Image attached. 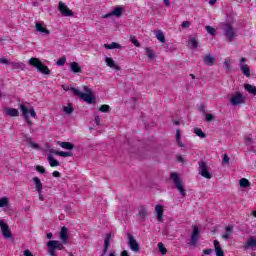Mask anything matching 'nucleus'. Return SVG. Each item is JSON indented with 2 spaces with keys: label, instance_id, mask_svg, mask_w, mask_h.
Masks as SVG:
<instances>
[{
  "label": "nucleus",
  "instance_id": "obj_1",
  "mask_svg": "<svg viewBox=\"0 0 256 256\" xmlns=\"http://www.w3.org/2000/svg\"><path fill=\"white\" fill-rule=\"evenodd\" d=\"M59 238L62 242L58 240H50L47 242L48 252L51 256H56L55 251H63L65 249L64 245H67L69 241V229L63 226L59 233Z\"/></svg>",
  "mask_w": 256,
  "mask_h": 256
},
{
  "label": "nucleus",
  "instance_id": "obj_2",
  "mask_svg": "<svg viewBox=\"0 0 256 256\" xmlns=\"http://www.w3.org/2000/svg\"><path fill=\"white\" fill-rule=\"evenodd\" d=\"M71 89L74 95L81 98L82 101H85V103H88V105H93V103H95V93L93 92V90H91V88L87 86H83L84 92H81L77 88H71Z\"/></svg>",
  "mask_w": 256,
  "mask_h": 256
},
{
  "label": "nucleus",
  "instance_id": "obj_3",
  "mask_svg": "<svg viewBox=\"0 0 256 256\" xmlns=\"http://www.w3.org/2000/svg\"><path fill=\"white\" fill-rule=\"evenodd\" d=\"M220 27L223 31V35L226 41H228L229 43L233 42L235 37H237V32H235V28H233V26L229 23H222Z\"/></svg>",
  "mask_w": 256,
  "mask_h": 256
},
{
  "label": "nucleus",
  "instance_id": "obj_4",
  "mask_svg": "<svg viewBox=\"0 0 256 256\" xmlns=\"http://www.w3.org/2000/svg\"><path fill=\"white\" fill-rule=\"evenodd\" d=\"M28 65H31V67H35L37 71H40V73H43L44 75H49V73H51L49 68L45 66L43 62L39 60V58H35V57L30 58L28 61Z\"/></svg>",
  "mask_w": 256,
  "mask_h": 256
},
{
  "label": "nucleus",
  "instance_id": "obj_5",
  "mask_svg": "<svg viewBox=\"0 0 256 256\" xmlns=\"http://www.w3.org/2000/svg\"><path fill=\"white\" fill-rule=\"evenodd\" d=\"M170 179L173 181L175 188L179 191L180 195L185 197V186L183 185L181 178H179V174L177 172H172L170 174Z\"/></svg>",
  "mask_w": 256,
  "mask_h": 256
},
{
  "label": "nucleus",
  "instance_id": "obj_6",
  "mask_svg": "<svg viewBox=\"0 0 256 256\" xmlns=\"http://www.w3.org/2000/svg\"><path fill=\"white\" fill-rule=\"evenodd\" d=\"M20 111L28 125H31V119H29V114L31 117H37V112H35V109L33 107L27 108L25 104H20Z\"/></svg>",
  "mask_w": 256,
  "mask_h": 256
},
{
  "label": "nucleus",
  "instance_id": "obj_7",
  "mask_svg": "<svg viewBox=\"0 0 256 256\" xmlns=\"http://www.w3.org/2000/svg\"><path fill=\"white\" fill-rule=\"evenodd\" d=\"M198 165H199V167H198L199 175L204 177V179H211L213 177V175L209 171V166H207L205 161L199 162Z\"/></svg>",
  "mask_w": 256,
  "mask_h": 256
},
{
  "label": "nucleus",
  "instance_id": "obj_8",
  "mask_svg": "<svg viewBox=\"0 0 256 256\" xmlns=\"http://www.w3.org/2000/svg\"><path fill=\"white\" fill-rule=\"evenodd\" d=\"M243 103H245V96H243L241 92H236L232 94L230 98V104L233 107H237V105H243Z\"/></svg>",
  "mask_w": 256,
  "mask_h": 256
},
{
  "label": "nucleus",
  "instance_id": "obj_9",
  "mask_svg": "<svg viewBox=\"0 0 256 256\" xmlns=\"http://www.w3.org/2000/svg\"><path fill=\"white\" fill-rule=\"evenodd\" d=\"M128 246L134 253H139V251H141V247L139 246V243H137V239H135L134 235L128 234Z\"/></svg>",
  "mask_w": 256,
  "mask_h": 256
},
{
  "label": "nucleus",
  "instance_id": "obj_10",
  "mask_svg": "<svg viewBox=\"0 0 256 256\" xmlns=\"http://www.w3.org/2000/svg\"><path fill=\"white\" fill-rule=\"evenodd\" d=\"M58 10L60 11L61 15H63V17H73L74 15L73 11H71V9H69L67 4L64 2L58 3Z\"/></svg>",
  "mask_w": 256,
  "mask_h": 256
},
{
  "label": "nucleus",
  "instance_id": "obj_11",
  "mask_svg": "<svg viewBox=\"0 0 256 256\" xmlns=\"http://www.w3.org/2000/svg\"><path fill=\"white\" fill-rule=\"evenodd\" d=\"M0 229L4 239H11V237H13L11 234V229L9 228V225L5 223V220H0Z\"/></svg>",
  "mask_w": 256,
  "mask_h": 256
},
{
  "label": "nucleus",
  "instance_id": "obj_12",
  "mask_svg": "<svg viewBox=\"0 0 256 256\" xmlns=\"http://www.w3.org/2000/svg\"><path fill=\"white\" fill-rule=\"evenodd\" d=\"M239 67H240V70L242 71L243 75H245V77H251V69L249 68V65H247L246 58L240 59Z\"/></svg>",
  "mask_w": 256,
  "mask_h": 256
},
{
  "label": "nucleus",
  "instance_id": "obj_13",
  "mask_svg": "<svg viewBox=\"0 0 256 256\" xmlns=\"http://www.w3.org/2000/svg\"><path fill=\"white\" fill-rule=\"evenodd\" d=\"M192 227H193V231L190 237L189 245L191 247H195V245H197L199 241V227L198 226H192Z\"/></svg>",
  "mask_w": 256,
  "mask_h": 256
},
{
  "label": "nucleus",
  "instance_id": "obj_14",
  "mask_svg": "<svg viewBox=\"0 0 256 256\" xmlns=\"http://www.w3.org/2000/svg\"><path fill=\"white\" fill-rule=\"evenodd\" d=\"M35 29L41 35H51V31L47 29V25H45V22H36Z\"/></svg>",
  "mask_w": 256,
  "mask_h": 256
},
{
  "label": "nucleus",
  "instance_id": "obj_15",
  "mask_svg": "<svg viewBox=\"0 0 256 256\" xmlns=\"http://www.w3.org/2000/svg\"><path fill=\"white\" fill-rule=\"evenodd\" d=\"M163 213H165V209L163 208V205H156L155 206V214L157 216V222L163 223Z\"/></svg>",
  "mask_w": 256,
  "mask_h": 256
},
{
  "label": "nucleus",
  "instance_id": "obj_16",
  "mask_svg": "<svg viewBox=\"0 0 256 256\" xmlns=\"http://www.w3.org/2000/svg\"><path fill=\"white\" fill-rule=\"evenodd\" d=\"M231 235H233V226H226L225 231L221 234V238L224 239V241H229Z\"/></svg>",
  "mask_w": 256,
  "mask_h": 256
},
{
  "label": "nucleus",
  "instance_id": "obj_17",
  "mask_svg": "<svg viewBox=\"0 0 256 256\" xmlns=\"http://www.w3.org/2000/svg\"><path fill=\"white\" fill-rule=\"evenodd\" d=\"M105 63L110 67V69H115V71H121V67L115 63V60L111 57H106L105 58Z\"/></svg>",
  "mask_w": 256,
  "mask_h": 256
},
{
  "label": "nucleus",
  "instance_id": "obj_18",
  "mask_svg": "<svg viewBox=\"0 0 256 256\" xmlns=\"http://www.w3.org/2000/svg\"><path fill=\"white\" fill-rule=\"evenodd\" d=\"M203 61L205 65H208L209 67H213V65H215V57L211 54L203 56Z\"/></svg>",
  "mask_w": 256,
  "mask_h": 256
},
{
  "label": "nucleus",
  "instance_id": "obj_19",
  "mask_svg": "<svg viewBox=\"0 0 256 256\" xmlns=\"http://www.w3.org/2000/svg\"><path fill=\"white\" fill-rule=\"evenodd\" d=\"M34 185H35V188H36V191L38 193H42L43 192V183L41 182V179H39V177L35 176L33 179H32Z\"/></svg>",
  "mask_w": 256,
  "mask_h": 256
},
{
  "label": "nucleus",
  "instance_id": "obj_20",
  "mask_svg": "<svg viewBox=\"0 0 256 256\" xmlns=\"http://www.w3.org/2000/svg\"><path fill=\"white\" fill-rule=\"evenodd\" d=\"M139 221H147V208L145 206H141L138 212Z\"/></svg>",
  "mask_w": 256,
  "mask_h": 256
},
{
  "label": "nucleus",
  "instance_id": "obj_21",
  "mask_svg": "<svg viewBox=\"0 0 256 256\" xmlns=\"http://www.w3.org/2000/svg\"><path fill=\"white\" fill-rule=\"evenodd\" d=\"M4 113L8 117H19V110L15 108H5Z\"/></svg>",
  "mask_w": 256,
  "mask_h": 256
},
{
  "label": "nucleus",
  "instance_id": "obj_22",
  "mask_svg": "<svg viewBox=\"0 0 256 256\" xmlns=\"http://www.w3.org/2000/svg\"><path fill=\"white\" fill-rule=\"evenodd\" d=\"M57 145H59V147H62V149H66L67 151H71L75 148V145H73V143L71 142L58 141Z\"/></svg>",
  "mask_w": 256,
  "mask_h": 256
},
{
  "label": "nucleus",
  "instance_id": "obj_23",
  "mask_svg": "<svg viewBox=\"0 0 256 256\" xmlns=\"http://www.w3.org/2000/svg\"><path fill=\"white\" fill-rule=\"evenodd\" d=\"M214 249L216 256H225V253L223 252V249H221V244L217 240H214Z\"/></svg>",
  "mask_w": 256,
  "mask_h": 256
},
{
  "label": "nucleus",
  "instance_id": "obj_24",
  "mask_svg": "<svg viewBox=\"0 0 256 256\" xmlns=\"http://www.w3.org/2000/svg\"><path fill=\"white\" fill-rule=\"evenodd\" d=\"M109 247H111V234L106 235V238L104 240V250L102 255H105L107 253V250L109 249Z\"/></svg>",
  "mask_w": 256,
  "mask_h": 256
},
{
  "label": "nucleus",
  "instance_id": "obj_25",
  "mask_svg": "<svg viewBox=\"0 0 256 256\" xmlns=\"http://www.w3.org/2000/svg\"><path fill=\"white\" fill-rule=\"evenodd\" d=\"M245 249H256V239L251 237L247 240Z\"/></svg>",
  "mask_w": 256,
  "mask_h": 256
},
{
  "label": "nucleus",
  "instance_id": "obj_26",
  "mask_svg": "<svg viewBox=\"0 0 256 256\" xmlns=\"http://www.w3.org/2000/svg\"><path fill=\"white\" fill-rule=\"evenodd\" d=\"M154 35L156 39L160 41V43H165V34H163L162 30H154Z\"/></svg>",
  "mask_w": 256,
  "mask_h": 256
},
{
  "label": "nucleus",
  "instance_id": "obj_27",
  "mask_svg": "<svg viewBox=\"0 0 256 256\" xmlns=\"http://www.w3.org/2000/svg\"><path fill=\"white\" fill-rule=\"evenodd\" d=\"M244 89L245 91H247V93H249V95H256V86H253L251 84H245Z\"/></svg>",
  "mask_w": 256,
  "mask_h": 256
},
{
  "label": "nucleus",
  "instance_id": "obj_28",
  "mask_svg": "<svg viewBox=\"0 0 256 256\" xmlns=\"http://www.w3.org/2000/svg\"><path fill=\"white\" fill-rule=\"evenodd\" d=\"M70 70H71L72 73H81L82 68L79 66V63L72 62L70 64Z\"/></svg>",
  "mask_w": 256,
  "mask_h": 256
},
{
  "label": "nucleus",
  "instance_id": "obj_29",
  "mask_svg": "<svg viewBox=\"0 0 256 256\" xmlns=\"http://www.w3.org/2000/svg\"><path fill=\"white\" fill-rule=\"evenodd\" d=\"M54 155H58V157H73L72 152H65V151H51Z\"/></svg>",
  "mask_w": 256,
  "mask_h": 256
},
{
  "label": "nucleus",
  "instance_id": "obj_30",
  "mask_svg": "<svg viewBox=\"0 0 256 256\" xmlns=\"http://www.w3.org/2000/svg\"><path fill=\"white\" fill-rule=\"evenodd\" d=\"M105 49H123L119 43L112 42L111 44H104Z\"/></svg>",
  "mask_w": 256,
  "mask_h": 256
},
{
  "label": "nucleus",
  "instance_id": "obj_31",
  "mask_svg": "<svg viewBox=\"0 0 256 256\" xmlns=\"http://www.w3.org/2000/svg\"><path fill=\"white\" fill-rule=\"evenodd\" d=\"M188 47L190 49H197V47H199V42H197V39L195 38H190L188 41Z\"/></svg>",
  "mask_w": 256,
  "mask_h": 256
},
{
  "label": "nucleus",
  "instance_id": "obj_32",
  "mask_svg": "<svg viewBox=\"0 0 256 256\" xmlns=\"http://www.w3.org/2000/svg\"><path fill=\"white\" fill-rule=\"evenodd\" d=\"M123 15V8L120 6L116 7L112 11V17H121Z\"/></svg>",
  "mask_w": 256,
  "mask_h": 256
},
{
  "label": "nucleus",
  "instance_id": "obj_33",
  "mask_svg": "<svg viewBox=\"0 0 256 256\" xmlns=\"http://www.w3.org/2000/svg\"><path fill=\"white\" fill-rule=\"evenodd\" d=\"M176 143L178 147H185V144L181 141V130H176Z\"/></svg>",
  "mask_w": 256,
  "mask_h": 256
},
{
  "label": "nucleus",
  "instance_id": "obj_34",
  "mask_svg": "<svg viewBox=\"0 0 256 256\" xmlns=\"http://www.w3.org/2000/svg\"><path fill=\"white\" fill-rule=\"evenodd\" d=\"M12 69H25V64L22 62H10Z\"/></svg>",
  "mask_w": 256,
  "mask_h": 256
},
{
  "label": "nucleus",
  "instance_id": "obj_35",
  "mask_svg": "<svg viewBox=\"0 0 256 256\" xmlns=\"http://www.w3.org/2000/svg\"><path fill=\"white\" fill-rule=\"evenodd\" d=\"M48 163L50 164V167H59L60 165L59 161L55 160L51 155L48 156Z\"/></svg>",
  "mask_w": 256,
  "mask_h": 256
},
{
  "label": "nucleus",
  "instance_id": "obj_36",
  "mask_svg": "<svg viewBox=\"0 0 256 256\" xmlns=\"http://www.w3.org/2000/svg\"><path fill=\"white\" fill-rule=\"evenodd\" d=\"M3 207H9V198L7 196L0 198V208Z\"/></svg>",
  "mask_w": 256,
  "mask_h": 256
},
{
  "label": "nucleus",
  "instance_id": "obj_37",
  "mask_svg": "<svg viewBox=\"0 0 256 256\" xmlns=\"http://www.w3.org/2000/svg\"><path fill=\"white\" fill-rule=\"evenodd\" d=\"M194 133L195 135H197V137H200L201 139H205V137H207V134H205V132H203L201 128L194 129Z\"/></svg>",
  "mask_w": 256,
  "mask_h": 256
},
{
  "label": "nucleus",
  "instance_id": "obj_38",
  "mask_svg": "<svg viewBox=\"0 0 256 256\" xmlns=\"http://www.w3.org/2000/svg\"><path fill=\"white\" fill-rule=\"evenodd\" d=\"M26 143H28L32 149H39V144L33 142V140L29 137L26 138Z\"/></svg>",
  "mask_w": 256,
  "mask_h": 256
},
{
  "label": "nucleus",
  "instance_id": "obj_39",
  "mask_svg": "<svg viewBox=\"0 0 256 256\" xmlns=\"http://www.w3.org/2000/svg\"><path fill=\"white\" fill-rule=\"evenodd\" d=\"M223 65L226 71H231V58H226L223 62Z\"/></svg>",
  "mask_w": 256,
  "mask_h": 256
},
{
  "label": "nucleus",
  "instance_id": "obj_40",
  "mask_svg": "<svg viewBox=\"0 0 256 256\" xmlns=\"http://www.w3.org/2000/svg\"><path fill=\"white\" fill-rule=\"evenodd\" d=\"M250 186H251V182H249L247 180V178L240 179V187L245 188V187H250Z\"/></svg>",
  "mask_w": 256,
  "mask_h": 256
},
{
  "label": "nucleus",
  "instance_id": "obj_41",
  "mask_svg": "<svg viewBox=\"0 0 256 256\" xmlns=\"http://www.w3.org/2000/svg\"><path fill=\"white\" fill-rule=\"evenodd\" d=\"M65 63H67V58L66 57H61L56 61V65L58 67H63V65H65Z\"/></svg>",
  "mask_w": 256,
  "mask_h": 256
},
{
  "label": "nucleus",
  "instance_id": "obj_42",
  "mask_svg": "<svg viewBox=\"0 0 256 256\" xmlns=\"http://www.w3.org/2000/svg\"><path fill=\"white\" fill-rule=\"evenodd\" d=\"M158 249L162 255L167 254V248H165V245H163V243L161 242L158 243Z\"/></svg>",
  "mask_w": 256,
  "mask_h": 256
},
{
  "label": "nucleus",
  "instance_id": "obj_43",
  "mask_svg": "<svg viewBox=\"0 0 256 256\" xmlns=\"http://www.w3.org/2000/svg\"><path fill=\"white\" fill-rule=\"evenodd\" d=\"M146 55L149 59H153L155 57V52H153V50H151V48H146Z\"/></svg>",
  "mask_w": 256,
  "mask_h": 256
},
{
  "label": "nucleus",
  "instance_id": "obj_44",
  "mask_svg": "<svg viewBox=\"0 0 256 256\" xmlns=\"http://www.w3.org/2000/svg\"><path fill=\"white\" fill-rule=\"evenodd\" d=\"M130 42H132L135 47H141V43H139L138 39L133 35L130 36Z\"/></svg>",
  "mask_w": 256,
  "mask_h": 256
},
{
  "label": "nucleus",
  "instance_id": "obj_45",
  "mask_svg": "<svg viewBox=\"0 0 256 256\" xmlns=\"http://www.w3.org/2000/svg\"><path fill=\"white\" fill-rule=\"evenodd\" d=\"M36 171L38 173H40L41 175H45V173H47V171L45 170V167L41 166V165H37L36 166Z\"/></svg>",
  "mask_w": 256,
  "mask_h": 256
},
{
  "label": "nucleus",
  "instance_id": "obj_46",
  "mask_svg": "<svg viewBox=\"0 0 256 256\" xmlns=\"http://www.w3.org/2000/svg\"><path fill=\"white\" fill-rule=\"evenodd\" d=\"M244 143L245 145H253V138L251 136H245Z\"/></svg>",
  "mask_w": 256,
  "mask_h": 256
},
{
  "label": "nucleus",
  "instance_id": "obj_47",
  "mask_svg": "<svg viewBox=\"0 0 256 256\" xmlns=\"http://www.w3.org/2000/svg\"><path fill=\"white\" fill-rule=\"evenodd\" d=\"M110 109V106L107 105V104H104L102 105L100 108H99V111H101V113H107Z\"/></svg>",
  "mask_w": 256,
  "mask_h": 256
},
{
  "label": "nucleus",
  "instance_id": "obj_48",
  "mask_svg": "<svg viewBox=\"0 0 256 256\" xmlns=\"http://www.w3.org/2000/svg\"><path fill=\"white\" fill-rule=\"evenodd\" d=\"M206 31L207 33H209V35L215 36V28L211 27V26H206Z\"/></svg>",
  "mask_w": 256,
  "mask_h": 256
},
{
  "label": "nucleus",
  "instance_id": "obj_49",
  "mask_svg": "<svg viewBox=\"0 0 256 256\" xmlns=\"http://www.w3.org/2000/svg\"><path fill=\"white\" fill-rule=\"evenodd\" d=\"M229 161H231V158H229V156L227 154H224L223 159H222V163L223 165H229Z\"/></svg>",
  "mask_w": 256,
  "mask_h": 256
},
{
  "label": "nucleus",
  "instance_id": "obj_50",
  "mask_svg": "<svg viewBox=\"0 0 256 256\" xmlns=\"http://www.w3.org/2000/svg\"><path fill=\"white\" fill-rule=\"evenodd\" d=\"M64 113H67V115H71V113H73V107L71 106H66L64 107Z\"/></svg>",
  "mask_w": 256,
  "mask_h": 256
},
{
  "label": "nucleus",
  "instance_id": "obj_51",
  "mask_svg": "<svg viewBox=\"0 0 256 256\" xmlns=\"http://www.w3.org/2000/svg\"><path fill=\"white\" fill-rule=\"evenodd\" d=\"M191 23L189 21H184L182 23V28L183 29H188V27H190Z\"/></svg>",
  "mask_w": 256,
  "mask_h": 256
},
{
  "label": "nucleus",
  "instance_id": "obj_52",
  "mask_svg": "<svg viewBox=\"0 0 256 256\" xmlns=\"http://www.w3.org/2000/svg\"><path fill=\"white\" fill-rule=\"evenodd\" d=\"M94 121H95L96 125H101V118H99V115L94 116Z\"/></svg>",
  "mask_w": 256,
  "mask_h": 256
},
{
  "label": "nucleus",
  "instance_id": "obj_53",
  "mask_svg": "<svg viewBox=\"0 0 256 256\" xmlns=\"http://www.w3.org/2000/svg\"><path fill=\"white\" fill-rule=\"evenodd\" d=\"M0 63H2L3 65H8V63L11 65V62L5 58H0Z\"/></svg>",
  "mask_w": 256,
  "mask_h": 256
},
{
  "label": "nucleus",
  "instance_id": "obj_54",
  "mask_svg": "<svg viewBox=\"0 0 256 256\" xmlns=\"http://www.w3.org/2000/svg\"><path fill=\"white\" fill-rule=\"evenodd\" d=\"M214 117L213 114H206V121L211 122L213 121Z\"/></svg>",
  "mask_w": 256,
  "mask_h": 256
},
{
  "label": "nucleus",
  "instance_id": "obj_55",
  "mask_svg": "<svg viewBox=\"0 0 256 256\" xmlns=\"http://www.w3.org/2000/svg\"><path fill=\"white\" fill-rule=\"evenodd\" d=\"M204 255H211L213 253V249H205L203 250Z\"/></svg>",
  "mask_w": 256,
  "mask_h": 256
},
{
  "label": "nucleus",
  "instance_id": "obj_56",
  "mask_svg": "<svg viewBox=\"0 0 256 256\" xmlns=\"http://www.w3.org/2000/svg\"><path fill=\"white\" fill-rule=\"evenodd\" d=\"M52 175H53V177H61V173H59V171H54L53 173H52Z\"/></svg>",
  "mask_w": 256,
  "mask_h": 256
},
{
  "label": "nucleus",
  "instance_id": "obj_57",
  "mask_svg": "<svg viewBox=\"0 0 256 256\" xmlns=\"http://www.w3.org/2000/svg\"><path fill=\"white\" fill-rule=\"evenodd\" d=\"M24 256H33V253H31L29 250H24Z\"/></svg>",
  "mask_w": 256,
  "mask_h": 256
},
{
  "label": "nucleus",
  "instance_id": "obj_58",
  "mask_svg": "<svg viewBox=\"0 0 256 256\" xmlns=\"http://www.w3.org/2000/svg\"><path fill=\"white\" fill-rule=\"evenodd\" d=\"M109 17H113L112 12H110V13H108V14H105V15L103 16V19H109Z\"/></svg>",
  "mask_w": 256,
  "mask_h": 256
},
{
  "label": "nucleus",
  "instance_id": "obj_59",
  "mask_svg": "<svg viewBox=\"0 0 256 256\" xmlns=\"http://www.w3.org/2000/svg\"><path fill=\"white\" fill-rule=\"evenodd\" d=\"M163 1H164V5H166V7L171 6V1H169V0H163Z\"/></svg>",
  "mask_w": 256,
  "mask_h": 256
},
{
  "label": "nucleus",
  "instance_id": "obj_60",
  "mask_svg": "<svg viewBox=\"0 0 256 256\" xmlns=\"http://www.w3.org/2000/svg\"><path fill=\"white\" fill-rule=\"evenodd\" d=\"M121 256H129V252L127 250L122 251Z\"/></svg>",
  "mask_w": 256,
  "mask_h": 256
},
{
  "label": "nucleus",
  "instance_id": "obj_61",
  "mask_svg": "<svg viewBox=\"0 0 256 256\" xmlns=\"http://www.w3.org/2000/svg\"><path fill=\"white\" fill-rule=\"evenodd\" d=\"M46 237H47V239H52L53 238V233L46 234Z\"/></svg>",
  "mask_w": 256,
  "mask_h": 256
},
{
  "label": "nucleus",
  "instance_id": "obj_62",
  "mask_svg": "<svg viewBox=\"0 0 256 256\" xmlns=\"http://www.w3.org/2000/svg\"><path fill=\"white\" fill-rule=\"evenodd\" d=\"M217 3V0H209V5H214Z\"/></svg>",
  "mask_w": 256,
  "mask_h": 256
},
{
  "label": "nucleus",
  "instance_id": "obj_63",
  "mask_svg": "<svg viewBox=\"0 0 256 256\" xmlns=\"http://www.w3.org/2000/svg\"><path fill=\"white\" fill-rule=\"evenodd\" d=\"M174 125H180V122L177 121V120H175V121H174Z\"/></svg>",
  "mask_w": 256,
  "mask_h": 256
},
{
  "label": "nucleus",
  "instance_id": "obj_64",
  "mask_svg": "<svg viewBox=\"0 0 256 256\" xmlns=\"http://www.w3.org/2000/svg\"><path fill=\"white\" fill-rule=\"evenodd\" d=\"M252 215H253L254 217H256V210H254V211L252 212Z\"/></svg>",
  "mask_w": 256,
  "mask_h": 256
}]
</instances>
